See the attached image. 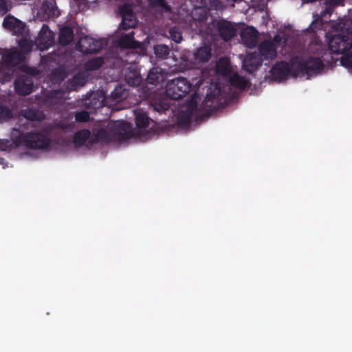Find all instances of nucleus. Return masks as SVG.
Returning a JSON list of instances; mask_svg holds the SVG:
<instances>
[{
  "instance_id": "dca6fc26",
  "label": "nucleus",
  "mask_w": 352,
  "mask_h": 352,
  "mask_svg": "<svg viewBox=\"0 0 352 352\" xmlns=\"http://www.w3.org/2000/svg\"><path fill=\"white\" fill-rule=\"evenodd\" d=\"M263 58L257 52L246 55L243 60V69L250 74L253 73L262 65Z\"/></svg>"
},
{
  "instance_id": "f704fd0d",
  "label": "nucleus",
  "mask_w": 352,
  "mask_h": 352,
  "mask_svg": "<svg viewBox=\"0 0 352 352\" xmlns=\"http://www.w3.org/2000/svg\"><path fill=\"white\" fill-rule=\"evenodd\" d=\"M12 118V111L8 107L0 104V119L9 120Z\"/></svg>"
},
{
  "instance_id": "9b49d317",
  "label": "nucleus",
  "mask_w": 352,
  "mask_h": 352,
  "mask_svg": "<svg viewBox=\"0 0 352 352\" xmlns=\"http://www.w3.org/2000/svg\"><path fill=\"white\" fill-rule=\"evenodd\" d=\"M14 90L17 94L21 96H28L32 91L33 80L31 77L21 75L14 80Z\"/></svg>"
},
{
  "instance_id": "f257e3e1",
  "label": "nucleus",
  "mask_w": 352,
  "mask_h": 352,
  "mask_svg": "<svg viewBox=\"0 0 352 352\" xmlns=\"http://www.w3.org/2000/svg\"><path fill=\"white\" fill-rule=\"evenodd\" d=\"M51 144L48 135L42 131L21 133L14 129L12 140H0V150L10 151L13 148L24 146L31 149H47Z\"/></svg>"
},
{
  "instance_id": "37998d69",
  "label": "nucleus",
  "mask_w": 352,
  "mask_h": 352,
  "mask_svg": "<svg viewBox=\"0 0 352 352\" xmlns=\"http://www.w3.org/2000/svg\"><path fill=\"white\" fill-rule=\"evenodd\" d=\"M210 7L216 10H220L223 8V5L219 0H210Z\"/></svg>"
},
{
  "instance_id": "393cba45",
  "label": "nucleus",
  "mask_w": 352,
  "mask_h": 352,
  "mask_svg": "<svg viewBox=\"0 0 352 352\" xmlns=\"http://www.w3.org/2000/svg\"><path fill=\"white\" fill-rule=\"evenodd\" d=\"M135 124L137 127L144 129L146 128L150 122V118L146 112L140 111L135 112Z\"/></svg>"
},
{
  "instance_id": "09e8293b",
  "label": "nucleus",
  "mask_w": 352,
  "mask_h": 352,
  "mask_svg": "<svg viewBox=\"0 0 352 352\" xmlns=\"http://www.w3.org/2000/svg\"><path fill=\"white\" fill-rule=\"evenodd\" d=\"M338 60V58H336V60H332V62L336 63V60Z\"/></svg>"
},
{
  "instance_id": "72a5a7b5",
  "label": "nucleus",
  "mask_w": 352,
  "mask_h": 352,
  "mask_svg": "<svg viewBox=\"0 0 352 352\" xmlns=\"http://www.w3.org/2000/svg\"><path fill=\"white\" fill-rule=\"evenodd\" d=\"M75 120L77 122H88L90 120V114L87 111H78L75 113Z\"/></svg>"
},
{
  "instance_id": "79ce46f5",
  "label": "nucleus",
  "mask_w": 352,
  "mask_h": 352,
  "mask_svg": "<svg viewBox=\"0 0 352 352\" xmlns=\"http://www.w3.org/2000/svg\"><path fill=\"white\" fill-rule=\"evenodd\" d=\"M151 3L154 7H162L166 10H170V6H167L165 0H151Z\"/></svg>"
},
{
  "instance_id": "473e14b6",
  "label": "nucleus",
  "mask_w": 352,
  "mask_h": 352,
  "mask_svg": "<svg viewBox=\"0 0 352 352\" xmlns=\"http://www.w3.org/2000/svg\"><path fill=\"white\" fill-rule=\"evenodd\" d=\"M340 63L346 68L352 70V52H348L340 58Z\"/></svg>"
},
{
  "instance_id": "c85d7f7f",
  "label": "nucleus",
  "mask_w": 352,
  "mask_h": 352,
  "mask_svg": "<svg viewBox=\"0 0 352 352\" xmlns=\"http://www.w3.org/2000/svg\"><path fill=\"white\" fill-rule=\"evenodd\" d=\"M230 82L231 85L241 89H245L248 85V80L245 78L238 74L232 76L230 78Z\"/></svg>"
},
{
  "instance_id": "ddd939ff",
  "label": "nucleus",
  "mask_w": 352,
  "mask_h": 352,
  "mask_svg": "<svg viewBox=\"0 0 352 352\" xmlns=\"http://www.w3.org/2000/svg\"><path fill=\"white\" fill-rule=\"evenodd\" d=\"M258 54L263 60H273L277 56L276 47L271 40H265L258 46Z\"/></svg>"
},
{
  "instance_id": "7c9ffc66",
  "label": "nucleus",
  "mask_w": 352,
  "mask_h": 352,
  "mask_svg": "<svg viewBox=\"0 0 352 352\" xmlns=\"http://www.w3.org/2000/svg\"><path fill=\"white\" fill-rule=\"evenodd\" d=\"M217 72L221 74H226L229 71L228 61L225 58H221L216 65Z\"/></svg>"
},
{
  "instance_id": "f3484780",
  "label": "nucleus",
  "mask_w": 352,
  "mask_h": 352,
  "mask_svg": "<svg viewBox=\"0 0 352 352\" xmlns=\"http://www.w3.org/2000/svg\"><path fill=\"white\" fill-rule=\"evenodd\" d=\"M3 58L5 65L7 67H12L23 62L25 59V57L21 52L16 50H7L3 56Z\"/></svg>"
},
{
  "instance_id": "c9c22d12",
  "label": "nucleus",
  "mask_w": 352,
  "mask_h": 352,
  "mask_svg": "<svg viewBox=\"0 0 352 352\" xmlns=\"http://www.w3.org/2000/svg\"><path fill=\"white\" fill-rule=\"evenodd\" d=\"M18 19L14 16H7L4 18L3 21V26L9 30H12Z\"/></svg>"
},
{
  "instance_id": "20e7f679",
  "label": "nucleus",
  "mask_w": 352,
  "mask_h": 352,
  "mask_svg": "<svg viewBox=\"0 0 352 352\" xmlns=\"http://www.w3.org/2000/svg\"><path fill=\"white\" fill-rule=\"evenodd\" d=\"M192 85L183 77H178L167 82L166 96L173 100H179L184 97L191 89Z\"/></svg>"
},
{
  "instance_id": "39448f33",
  "label": "nucleus",
  "mask_w": 352,
  "mask_h": 352,
  "mask_svg": "<svg viewBox=\"0 0 352 352\" xmlns=\"http://www.w3.org/2000/svg\"><path fill=\"white\" fill-rule=\"evenodd\" d=\"M270 73L275 80L279 82L287 79L289 76L297 77L295 58L292 60L290 64L284 60L277 62L272 66Z\"/></svg>"
},
{
  "instance_id": "49530a36",
  "label": "nucleus",
  "mask_w": 352,
  "mask_h": 352,
  "mask_svg": "<svg viewBox=\"0 0 352 352\" xmlns=\"http://www.w3.org/2000/svg\"><path fill=\"white\" fill-rule=\"evenodd\" d=\"M5 159L0 156V164H4Z\"/></svg>"
},
{
  "instance_id": "8fccbe9b",
  "label": "nucleus",
  "mask_w": 352,
  "mask_h": 352,
  "mask_svg": "<svg viewBox=\"0 0 352 352\" xmlns=\"http://www.w3.org/2000/svg\"><path fill=\"white\" fill-rule=\"evenodd\" d=\"M317 20H318V19H316V20H314V21H312V24H313V23H314Z\"/></svg>"
},
{
  "instance_id": "1a4fd4ad",
  "label": "nucleus",
  "mask_w": 352,
  "mask_h": 352,
  "mask_svg": "<svg viewBox=\"0 0 352 352\" xmlns=\"http://www.w3.org/2000/svg\"><path fill=\"white\" fill-rule=\"evenodd\" d=\"M54 43V34L49 26L43 24L36 40L37 47L44 51L49 49Z\"/></svg>"
},
{
  "instance_id": "a211bd4d",
  "label": "nucleus",
  "mask_w": 352,
  "mask_h": 352,
  "mask_svg": "<svg viewBox=\"0 0 352 352\" xmlns=\"http://www.w3.org/2000/svg\"><path fill=\"white\" fill-rule=\"evenodd\" d=\"M118 45L121 48L136 49L139 47V42L134 39V32L123 34L118 40Z\"/></svg>"
},
{
  "instance_id": "423d86ee",
  "label": "nucleus",
  "mask_w": 352,
  "mask_h": 352,
  "mask_svg": "<svg viewBox=\"0 0 352 352\" xmlns=\"http://www.w3.org/2000/svg\"><path fill=\"white\" fill-rule=\"evenodd\" d=\"M328 46L332 54L343 55L352 49V38L348 35L336 34L329 38Z\"/></svg>"
},
{
  "instance_id": "cd10ccee",
  "label": "nucleus",
  "mask_w": 352,
  "mask_h": 352,
  "mask_svg": "<svg viewBox=\"0 0 352 352\" xmlns=\"http://www.w3.org/2000/svg\"><path fill=\"white\" fill-rule=\"evenodd\" d=\"M170 51L169 47L166 45L160 44L154 46V54L158 58H166L169 55Z\"/></svg>"
},
{
  "instance_id": "4be33fe9",
  "label": "nucleus",
  "mask_w": 352,
  "mask_h": 352,
  "mask_svg": "<svg viewBox=\"0 0 352 352\" xmlns=\"http://www.w3.org/2000/svg\"><path fill=\"white\" fill-rule=\"evenodd\" d=\"M74 39V30L69 26H64L60 29L58 41L60 45L66 46Z\"/></svg>"
},
{
  "instance_id": "de8ad7c7",
  "label": "nucleus",
  "mask_w": 352,
  "mask_h": 352,
  "mask_svg": "<svg viewBox=\"0 0 352 352\" xmlns=\"http://www.w3.org/2000/svg\"><path fill=\"white\" fill-rule=\"evenodd\" d=\"M134 81H137V83H139V80L137 78V79H134ZM133 83L135 85V82H133Z\"/></svg>"
},
{
  "instance_id": "c03bdc74",
  "label": "nucleus",
  "mask_w": 352,
  "mask_h": 352,
  "mask_svg": "<svg viewBox=\"0 0 352 352\" xmlns=\"http://www.w3.org/2000/svg\"><path fill=\"white\" fill-rule=\"evenodd\" d=\"M8 11L6 2L5 0H0V13L2 14L6 13Z\"/></svg>"
},
{
  "instance_id": "f8f14e48",
  "label": "nucleus",
  "mask_w": 352,
  "mask_h": 352,
  "mask_svg": "<svg viewBox=\"0 0 352 352\" xmlns=\"http://www.w3.org/2000/svg\"><path fill=\"white\" fill-rule=\"evenodd\" d=\"M120 12L122 16V20L120 25V29L127 30L135 27L137 19L131 8L127 6H122L120 8Z\"/></svg>"
},
{
  "instance_id": "e433bc0d",
  "label": "nucleus",
  "mask_w": 352,
  "mask_h": 352,
  "mask_svg": "<svg viewBox=\"0 0 352 352\" xmlns=\"http://www.w3.org/2000/svg\"><path fill=\"white\" fill-rule=\"evenodd\" d=\"M193 19L197 21H204L207 19V12L203 8H197L193 12Z\"/></svg>"
},
{
  "instance_id": "a18cd8bd",
  "label": "nucleus",
  "mask_w": 352,
  "mask_h": 352,
  "mask_svg": "<svg viewBox=\"0 0 352 352\" xmlns=\"http://www.w3.org/2000/svg\"><path fill=\"white\" fill-rule=\"evenodd\" d=\"M342 0H326V4L338 5Z\"/></svg>"
},
{
  "instance_id": "aec40b11",
  "label": "nucleus",
  "mask_w": 352,
  "mask_h": 352,
  "mask_svg": "<svg viewBox=\"0 0 352 352\" xmlns=\"http://www.w3.org/2000/svg\"><path fill=\"white\" fill-rule=\"evenodd\" d=\"M87 80L84 74L78 73L66 82V88L69 91H76L86 84Z\"/></svg>"
},
{
  "instance_id": "412c9836",
  "label": "nucleus",
  "mask_w": 352,
  "mask_h": 352,
  "mask_svg": "<svg viewBox=\"0 0 352 352\" xmlns=\"http://www.w3.org/2000/svg\"><path fill=\"white\" fill-rule=\"evenodd\" d=\"M211 56V47L208 45H204L197 49L194 53V59L197 63H204L207 62Z\"/></svg>"
},
{
  "instance_id": "4c0bfd02",
  "label": "nucleus",
  "mask_w": 352,
  "mask_h": 352,
  "mask_svg": "<svg viewBox=\"0 0 352 352\" xmlns=\"http://www.w3.org/2000/svg\"><path fill=\"white\" fill-rule=\"evenodd\" d=\"M19 46L23 53H29L32 51V44L31 43L27 40V39H21L19 43Z\"/></svg>"
},
{
  "instance_id": "2eb2a0df",
  "label": "nucleus",
  "mask_w": 352,
  "mask_h": 352,
  "mask_svg": "<svg viewBox=\"0 0 352 352\" xmlns=\"http://www.w3.org/2000/svg\"><path fill=\"white\" fill-rule=\"evenodd\" d=\"M217 93H207L206 96L201 104V108H204L206 114L210 115L213 111L219 109V89H215Z\"/></svg>"
},
{
  "instance_id": "6ab92c4d",
  "label": "nucleus",
  "mask_w": 352,
  "mask_h": 352,
  "mask_svg": "<svg viewBox=\"0 0 352 352\" xmlns=\"http://www.w3.org/2000/svg\"><path fill=\"white\" fill-rule=\"evenodd\" d=\"M165 78V74L160 67H153L146 77V80L148 83L156 85L164 82Z\"/></svg>"
},
{
  "instance_id": "b1692460",
  "label": "nucleus",
  "mask_w": 352,
  "mask_h": 352,
  "mask_svg": "<svg viewBox=\"0 0 352 352\" xmlns=\"http://www.w3.org/2000/svg\"><path fill=\"white\" fill-rule=\"evenodd\" d=\"M127 96V91L124 85H117L111 93V98L113 101H121Z\"/></svg>"
},
{
  "instance_id": "ea45409f",
  "label": "nucleus",
  "mask_w": 352,
  "mask_h": 352,
  "mask_svg": "<svg viewBox=\"0 0 352 352\" xmlns=\"http://www.w3.org/2000/svg\"><path fill=\"white\" fill-rule=\"evenodd\" d=\"M336 5L327 4V7L320 12L318 19H322L327 15L331 16L333 12V7Z\"/></svg>"
},
{
  "instance_id": "c756f323",
  "label": "nucleus",
  "mask_w": 352,
  "mask_h": 352,
  "mask_svg": "<svg viewBox=\"0 0 352 352\" xmlns=\"http://www.w3.org/2000/svg\"><path fill=\"white\" fill-rule=\"evenodd\" d=\"M170 37L176 43H179L182 39V33L178 27L174 26L169 30Z\"/></svg>"
},
{
  "instance_id": "5701e85b",
  "label": "nucleus",
  "mask_w": 352,
  "mask_h": 352,
  "mask_svg": "<svg viewBox=\"0 0 352 352\" xmlns=\"http://www.w3.org/2000/svg\"><path fill=\"white\" fill-rule=\"evenodd\" d=\"M41 10L48 18L58 16V14L56 13V7L55 6L54 3L52 1H45L41 5Z\"/></svg>"
},
{
  "instance_id": "bb28decb",
  "label": "nucleus",
  "mask_w": 352,
  "mask_h": 352,
  "mask_svg": "<svg viewBox=\"0 0 352 352\" xmlns=\"http://www.w3.org/2000/svg\"><path fill=\"white\" fill-rule=\"evenodd\" d=\"M104 64V59L102 57H94L89 59L85 64V69L87 71H95L100 69Z\"/></svg>"
},
{
  "instance_id": "2f4dec72",
  "label": "nucleus",
  "mask_w": 352,
  "mask_h": 352,
  "mask_svg": "<svg viewBox=\"0 0 352 352\" xmlns=\"http://www.w3.org/2000/svg\"><path fill=\"white\" fill-rule=\"evenodd\" d=\"M153 109L160 113H165L170 108V104L166 100H160L153 104Z\"/></svg>"
},
{
  "instance_id": "a19ab883",
  "label": "nucleus",
  "mask_w": 352,
  "mask_h": 352,
  "mask_svg": "<svg viewBox=\"0 0 352 352\" xmlns=\"http://www.w3.org/2000/svg\"><path fill=\"white\" fill-rule=\"evenodd\" d=\"M23 116L28 120L32 121H34L38 119L36 112L33 109H27L24 111Z\"/></svg>"
},
{
  "instance_id": "0eeeda50",
  "label": "nucleus",
  "mask_w": 352,
  "mask_h": 352,
  "mask_svg": "<svg viewBox=\"0 0 352 352\" xmlns=\"http://www.w3.org/2000/svg\"><path fill=\"white\" fill-rule=\"evenodd\" d=\"M106 45L104 39H94L89 36L81 37L77 43V50L82 54H95L100 52Z\"/></svg>"
},
{
  "instance_id": "9d476101",
  "label": "nucleus",
  "mask_w": 352,
  "mask_h": 352,
  "mask_svg": "<svg viewBox=\"0 0 352 352\" xmlns=\"http://www.w3.org/2000/svg\"><path fill=\"white\" fill-rule=\"evenodd\" d=\"M219 36L225 41L231 40L236 34V28L232 23L225 19L218 20L214 23Z\"/></svg>"
},
{
  "instance_id": "7ed1b4c3",
  "label": "nucleus",
  "mask_w": 352,
  "mask_h": 352,
  "mask_svg": "<svg viewBox=\"0 0 352 352\" xmlns=\"http://www.w3.org/2000/svg\"><path fill=\"white\" fill-rule=\"evenodd\" d=\"M294 58L298 76L318 74L324 69L323 62L319 57L310 56L305 60L299 57Z\"/></svg>"
},
{
  "instance_id": "a878e982",
  "label": "nucleus",
  "mask_w": 352,
  "mask_h": 352,
  "mask_svg": "<svg viewBox=\"0 0 352 352\" xmlns=\"http://www.w3.org/2000/svg\"><path fill=\"white\" fill-rule=\"evenodd\" d=\"M91 135L90 131L87 129H84L78 131L74 136V142L76 144L83 145L88 140Z\"/></svg>"
},
{
  "instance_id": "f03ea898",
  "label": "nucleus",
  "mask_w": 352,
  "mask_h": 352,
  "mask_svg": "<svg viewBox=\"0 0 352 352\" xmlns=\"http://www.w3.org/2000/svg\"><path fill=\"white\" fill-rule=\"evenodd\" d=\"M132 130L126 122H111L105 127L100 128L94 133L96 142H111L129 139L132 136Z\"/></svg>"
},
{
  "instance_id": "6e6552de",
  "label": "nucleus",
  "mask_w": 352,
  "mask_h": 352,
  "mask_svg": "<svg viewBox=\"0 0 352 352\" xmlns=\"http://www.w3.org/2000/svg\"><path fill=\"white\" fill-rule=\"evenodd\" d=\"M198 104L197 100L192 98L179 113L178 116L179 122L184 126L189 125L194 117L198 116Z\"/></svg>"
},
{
  "instance_id": "58836bf2",
  "label": "nucleus",
  "mask_w": 352,
  "mask_h": 352,
  "mask_svg": "<svg viewBox=\"0 0 352 352\" xmlns=\"http://www.w3.org/2000/svg\"><path fill=\"white\" fill-rule=\"evenodd\" d=\"M25 28V23L18 19L17 23H16L11 31H12L14 34L20 35L23 33Z\"/></svg>"
},
{
  "instance_id": "4468645a",
  "label": "nucleus",
  "mask_w": 352,
  "mask_h": 352,
  "mask_svg": "<svg viewBox=\"0 0 352 352\" xmlns=\"http://www.w3.org/2000/svg\"><path fill=\"white\" fill-rule=\"evenodd\" d=\"M259 33L252 27H247L241 31V38L243 44L248 48H254L257 45Z\"/></svg>"
}]
</instances>
